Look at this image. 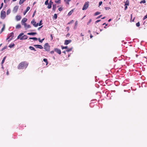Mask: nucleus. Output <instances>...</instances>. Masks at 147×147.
<instances>
[{
  "label": "nucleus",
  "mask_w": 147,
  "mask_h": 147,
  "mask_svg": "<svg viewBox=\"0 0 147 147\" xmlns=\"http://www.w3.org/2000/svg\"><path fill=\"white\" fill-rule=\"evenodd\" d=\"M100 21H101L100 20H96V21H95V23L96 24V23L98 22H100Z\"/></svg>",
  "instance_id": "nucleus-46"
},
{
  "label": "nucleus",
  "mask_w": 147,
  "mask_h": 147,
  "mask_svg": "<svg viewBox=\"0 0 147 147\" xmlns=\"http://www.w3.org/2000/svg\"><path fill=\"white\" fill-rule=\"evenodd\" d=\"M89 3L88 1H87L85 3L82 9L83 10H86L87 9L88 7Z\"/></svg>",
  "instance_id": "nucleus-7"
},
{
  "label": "nucleus",
  "mask_w": 147,
  "mask_h": 147,
  "mask_svg": "<svg viewBox=\"0 0 147 147\" xmlns=\"http://www.w3.org/2000/svg\"><path fill=\"white\" fill-rule=\"evenodd\" d=\"M7 48V46H5V47H4L2 49H1V51H3L5 49H6V48Z\"/></svg>",
  "instance_id": "nucleus-45"
},
{
  "label": "nucleus",
  "mask_w": 147,
  "mask_h": 147,
  "mask_svg": "<svg viewBox=\"0 0 147 147\" xmlns=\"http://www.w3.org/2000/svg\"><path fill=\"white\" fill-rule=\"evenodd\" d=\"M29 48L31 50H34V51H36V50L35 49V48L33 47H32V46H30L29 47Z\"/></svg>",
  "instance_id": "nucleus-23"
},
{
  "label": "nucleus",
  "mask_w": 147,
  "mask_h": 147,
  "mask_svg": "<svg viewBox=\"0 0 147 147\" xmlns=\"http://www.w3.org/2000/svg\"><path fill=\"white\" fill-rule=\"evenodd\" d=\"M3 27L1 29V32H0L1 33L4 30V29H5V24H3Z\"/></svg>",
  "instance_id": "nucleus-27"
},
{
  "label": "nucleus",
  "mask_w": 147,
  "mask_h": 147,
  "mask_svg": "<svg viewBox=\"0 0 147 147\" xmlns=\"http://www.w3.org/2000/svg\"><path fill=\"white\" fill-rule=\"evenodd\" d=\"M18 6H16L14 8V11L16 12H17L18 9Z\"/></svg>",
  "instance_id": "nucleus-19"
},
{
  "label": "nucleus",
  "mask_w": 147,
  "mask_h": 147,
  "mask_svg": "<svg viewBox=\"0 0 147 147\" xmlns=\"http://www.w3.org/2000/svg\"><path fill=\"white\" fill-rule=\"evenodd\" d=\"M102 16V15H100L99 16H98V17H97L96 19H97L101 17Z\"/></svg>",
  "instance_id": "nucleus-52"
},
{
  "label": "nucleus",
  "mask_w": 147,
  "mask_h": 147,
  "mask_svg": "<svg viewBox=\"0 0 147 147\" xmlns=\"http://www.w3.org/2000/svg\"><path fill=\"white\" fill-rule=\"evenodd\" d=\"M57 18V15L56 14H55L53 16V18L56 19Z\"/></svg>",
  "instance_id": "nucleus-36"
},
{
  "label": "nucleus",
  "mask_w": 147,
  "mask_h": 147,
  "mask_svg": "<svg viewBox=\"0 0 147 147\" xmlns=\"http://www.w3.org/2000/svg\"><path fill=\"white\" fill-rule=\"evenodd\" d=\"M129 2L128 0H126L125 3L124 5H129Z\"/></svg>",
  "instance_id": "nucleus-22"
},
{
  "label": "nucleus",
  "mask_w": 147,
  "mask_h": 147,
  "mask_svg": "<svg viewBox=\"0 0 147 147\" xmlns=\"http://www.w3.org/2000/svg\"><path fill=\"white\" fill-rule=\"evenodd\" d=\"M42 27V26L38 28V30H39Z\"/></svg>",
  "instance_id": "nucleus-61"
},
{
  "label": "nucleus",
  "mask_w": 147,
  "mask_h": 147,
  "mask_svg": "<svg viewBox=\"0 0 147 147\" xmlns=\"http://www.w3.org/2000/svg\"><path fill=\"white\" fill-rule=\"evenodd\" d=\"M147 18V13L146 15H145L143 18V20H144Z\"/></svg>",
  "instance_id": "nucleus-43"
},
{
  "label": "nucleus",
  "mask_w": 147,
  "mask_h": 147,
  "mask_svg": "<svg viewBox=\"0 0 147 147\" xmlns=\"http://www.w3.org/2000/svg\"><path fill=\"white\" fill-rule=\"evenodd\" d=\"M73 47H71L70 48H68L66 50V51H65V55H66V56L67 55L68 57H69L70 55L72 53H69L72 50V49Z\"/></svg>",
  "instance_id": "nucleus-3"
},
{
  "label": "nucleus",
  "mask_w": 147,
  "mask_h": 147,
  "mask_svg": "<svg viewBox=\"0 0 147 147\" xmlns=\"http://www.w3.org/2000/svg\"><path fill=\"white\" fill-rule=\"evenodd\" d=\"M93 37V36L92 35V34H90V38H92Z\"/></svg>",
  "instance_id": "nucleus-58"
},
{
  "label": "nucleus",
  "mask_w": 147,
  "mask_h": 147,
  "mask_svg": "<svg viewBox=\"0 0 147 147\" xmlns=\"http://www.w3.org/2000/svg\"><path fill=\"white\" fill-rule=\"evenodd\" d=\"M54 51H52L50 52L51 54H53L54 53Z\"/></svg>",
  "instance_id": "nucleus-55"
},
{
  "label": "nucleus",
  "mask_w": 147,
  "mask_h": 147,
  "mask_svg": "<svg viewBox=\"0 0 147 147\" xmlns=\"http://www.w3.org/2000/svg\"><path fill=\"white\" fill-rule=\"evenodd\" d=\"M27 19L26 18H23L21 21V23L22 25H23L24 23L27 21Z\"/></svg>",
  "instance_id": "nucleus-10"
},
{
  "label": "nucleus",
  "mask_w": 147,
  "mask_h": 147,
  "mask_svg": "<svg viewBox=\"0 0 147 147\" xmlns=\"http://www.w3.org/2000/svg\"><path fill=\"white\" fill-rule=\"evenodd\" d=\"M50 36H51V38L52 40L53 38V36L52 35V34H51Z\"/></svg>",
  "instance_id": "nucleus-59"
},
{
  "label": "nucleus",
  "mask_w": 147,
  "mask_h": 147,
  "mask_svg": "<svg viewBox=\"0 0 147 147\" xmlns=\"http://www.w3.org/2000/svg\"><path fill=\"white\" fill-rule=\"evenodd\" d=\"M14 46V44H10L9 46V47L11 48H12Z\"/></svg>",
  "instance_id": "nucleus-32"
},
{
  "label": "nucleus",
  "mask_w": 147,
  "mask_h": 147,
  "mask_svg": "<svg viewBox=\"0 0 147 147\" xmlns=\"http://www.w3.org/2000/svg\"><path fill=\"white\" fill-rule=\"evenodd\" d=\"M49 0H47L45 2V5H47L49 3H48Z\"/></svg>",
  "instance_id": "nucleus-40"
},
{
  "label": "nucleus",
  "mask_w": 147,
  "mask_h": 147,
  "mask_svg": "<svg viewBox=\"0 0 147 147\" xmlns=\"http://www.w3.org/2000/svg\"><path fill=\"white\" fill-rule=\"evenodd\" d=\"M42 20H41L40 21L39 24H38V25H39V26H40L42 24Z\"/></svg>",
  "instance_id": "nucleus-42"
},
{
  "label": "nucleus",
  "mask_w": 147,
  "mask_h": 147,
  "mask_svg": "<svg viewBox=\"0 0 147 147\" xmlns=\"http://www.w3.org/2000/svg\"><path fill=\"white\" fill-rule=\"evenodd\" d=\"M44 39H45V38H44L42 39V40H40V38H39L38 39V40H39V42H41V43L44 40Z\"/></svg>",
  "instance_id": "nucleus-30"
},
{
  "label": "nucleus",
  "mask_w": 147,
  "mask_h": 147,
  "mask_svg": "<svg viewBox=\"0 0 147 147\" xmlns=\"http://www.w3.org/2000/svg\"><path fill=\"white\" fill-rule=\"evenodd\" d=\"M48 5L47 6V8L48 9H50L51 7V5L50 4H47Z\"/></svg>",
  "instance_id": "nucleus-33"
},
{
  "label": "nucleus",
  "mask_w": 147,
  "mask_h": 147,
  "mask_svg": "<svg viewBox=\"0 0 147 147\" xmlns=\"http://www.w3.org/2000/svg\"><path fill=\"white\" fill-rule=\"evenodd\" d=\"M105 9L106 10H108L110 9V8L109 7H105Z\"/></svg>",
  "instance_id": "nucleus-48"
},
{
  "label": "nucleus",
  "mask_w": 147,
  "mask_h": 147,
  "mask_svg": "<svg viewBox=\"0 0 147 147\" xmlns=\"http://www.w3.org/2000/svg\"><path fill=\"white\" fill-rule=\"evenodd\" d=\"M23 25H24V27L26 29L28 28H30L31 27L30 25H27L26 23H24Z\"/></svg>",
  "instance_id": "nucleus-9"
},
{
  "label": "nucleus",
  "mask_w": 147,
  "mask_h": 147,
  "mask_svg": "<svg viewBox=\"0 0 147 147\" xmlns=\"http://www.w3.org/2000/svg\"><path fill=\"white\" fill-rule=\"evenodd\" d=\"M100 14V12L99 11L96 12L94 14L95 16H97Z\"/></svg>",
  "instance_id": "nucleus-29"
},
{
  "label": "nucleus",
  "mask_w": 147,
  "mask_h": 147,
  "mask_svg": "<svg viewBox=\"0 0 147 147\" xmlns=\"http://www.w3.org/2000/svg\"><path fill=\"white\" fill-rule=\"evenodd\" d=\"M125 6V8L124 9L125 10H126L127 8V5H124Z\"/></svg>",
  "instance_id": "nucleus-50"
},
{
  "label": "nucleus",
  "mask_w": 147,
  "mask_h": 147,
  "mask_svg": "<svg viewBox=\"0 0 147 147\" xmlns=\"http://www.w3.org/2000/svg\"><path fill=\"white\" fill-rule=\"evenodd\" d=\"M81 36H84V35L82 33H81Z\"/></svg>",
  "instance_id": "nucleus-64"
},
{
  "label": "nucleus",
  "mask_w": 147,
  "mask_h": 147,
  "mask_svg": "<svg viewBox=\"0 0 147 147\" xmlns=\"http://www.w3.org/2000/svg\"><path fill=\"white\" fill-rule=\"evenodd\" d=\"M27 66L26 62L25 61L22 62L20 63L18 66V69H22L26 68Z\"/></svg>",
  "instance_id": "nucleus-1"
},
{
  "label": "nucleus",
  "mask_w": 147,
  "mask_h": 147,
  "mask_svg": "<svg viewBox=\"0 0 147 147\" xmlns=\"http://www.w3.org/2000/svg\"><path fill=\"white\" fill-rule=\"evenodd\" d=\"M34 46L36 48H38L40 49H42L43 48L42 46L40 45H34Z\"/></svg>",
  "instance_id": "nucleus-13"
},
{
  "label": "nucleus",
  "mask_w": 147,
  "mask_h": 147,
  "mask_svg": "<svg viewBox=\"0 0 147 147\" xmlns=\"http://www.w3.org/2000/svg\"><path fill=\"white\" fill-rule=\"evenodd\" d=\"M36 12V11H35L33 13V14L32 15V17H33L35 15Z\"/></svg>",
  "instance_id": "nucleus-54"
},
{
  "label": "nucleus",
  "mask_w": 147,
  "mask_h": 147,
  "mask_svg": "<svg viewBox=\"0 0 147 147\" xmlns=\"http://www.w3.org/2000/svg\"><path fill=\"white\" fill-rule=\"evenodd\" d=\"M108 24H106V23H104L103 24H102V25H105V26H107V25H108Z\"/></svg>",
  "instance_id": "nucleus-56"
},
{
  "label": "nucleus",
  "mask_w": 147,
  "mask_h": 147,
  "mask_svg": "<svg viewBox=\"0 0 147 147\" xmlns=\"http://www.w3.org/2000/svg\"><path fill=\"white\" fill-rule=\"evenodd\" d=\"M142 86L143 87V86H144L145 87L146 86V85L144 83H142Z\"/></svg>",
  "instance_id": "nucleus-38"
},
{
  "label": "nucleus",
  "mask_w": 147,
  "mask_h": 147,
  "mask_svg": "<svg viewBox=\"0 0 147 147\" xmlns=\"http://www.w3.org/2000/svg\"><path fill=\"white\" fill-rule=\"evenodd\" d=\"M44 49L45 51H49L50 50V46L48 43H45L44 46Z\"/></svg>",
  "instance_id": "nucleus-4"
},
{
  "label": "nucleus",
  "mask_w": 147,
  "mask_h": 147,
  "mask_svg": "<svg viewBox=\"0 0 147 147\" xmlns=\"http://www.w3.org/2000/svg\"><path fill=\"white\" fill-rule=\"evenodd\" d=\"M140 3H146V1L145 0H143L141 1H140Z\"/></svg>",
  "instance_id": "nucleus-41"
},
{
  "label": "nucleus",
  "mask_w": 147,
  "mask_h": 147,
  "mask_svg": "<svg viewBox=\"0 0 147 147\" xmlns=\"http://www.w3.org/2000/svg\"><path fill=\"white\" fill-rule=\"evenodd\" d=\"M37 33L36 32H30L27 33L28 35H34L36 34Z\"/></svg>",
  "instance_id": "nucleus-20"
},
{
  "label": "nucleus",
  "mask_w": 147,
  "mask_h": 147,
  "mask_svg": "<svg viewBox=\"0 0 147 147\" xmlns=\"http://www.w3.org/2000/svg\"><path fill=\"white\" fill-rule=\"evenodd\" d=\"M136 25L137 27H139L140 26V23L139 22L137 23L136 24Z\"/></svg>",
  "instance_id": "nucleus-39"
},
{
  "label": "nucleus",
  "mask_w": 147,
  "mask_h": 147,
  "mask_svg": "<svg viewBox=\"0 0 147 147\" xmlns=\"http://www.w3.org/2000/svg\"><path fill=\"white\" fill-rule=\"evenodd\" d=\"M74 20H72L71 21H70L67 24H69L71 23H74Z\"/></svg>",
  "instance_id": "nucleus-37"
},
{
  "label": "nucleus",
  "mask_w": 147,
  "mask_h": 147,
  "mask_svg": "<svg viewBox=\"0 0 147 147\" xmlns=\"http://www.w3.org/2000/svg\"><path fill=\"white\" fill-rule=\"evenodd\" d=\"M102 1H100L99 2V6L101 5L102 4Z\"/></svg>",
  "instance_id": "nucleus-47"
},
{
  "label": "nucleus",
  "mask_w": 147,
  "mask_h": 147,
  "mask_svg": "<svg viewBox=\"0 0 147 147\" xmlns=\"http://www.w3.org/2000/svg\"><path fill=\"white\" fill-rule=\"evenodd\" d=\"M68 47L66 46H65V49H66H66H68Z\"/></svg>",
  "instance_id": "nucleus-57"
},
{
  "label": "nucleus",
  "mask_w": 147,
  "mask_h": 147,
  "mask_svg": "<svg viewBox=\"0 0 147 147\" xmlns=\"http://www.w3.org/2000/svg\"><path fill=\"white\" fill-rule=\"evenodd\" d=\"M71 0H65V2L66 5L67 6H68L69 5V2Z\"/></svg>",
  "instance_id": "nucleus-17"
},
{
  "label": "nucleus",
  "mask_w": 147,
  "mask_h": 147,
  "mask_svg": "<svg viewBox=\"0 0 147 147\" xmlns=\"http://www.w3.org/2000/svg\"><path fill=\"white\" fill-rule=\"evenodd\" d=\"M16 29H19L21 28V26L20 24H18L16 26Z\"/></svg>",
  "instance_id": "nucleus-26"
},
{
  "label": "nucleus",
  "mask_w": 147,
  "mask_h": 147,
  "mask_svg": "<svg viewBox=\"0 0 147 147\" xmlns=\"http://www.w3.org/2000/svg\"><path fill=\"white\" fill-rule=\"evenodd\" d=\"M92 21L91 19H90L88 22H87V24L88 25Z\"/></svg>",
  "instance_id": "nucleus-44"
},
{
  "label": "nucleus",
  "mask_w": 147,
  "mask_h": 147,
  "mask_svg": "<svg viewBox=\"0 0 147 147\" xmlns=\"http://www.w3.org/2000/svg\"><path fill=\"white\" fill-rule=\"evenodd\" d=\"M74 11V10L73 9H72L68 13V15L69 16H70L71 15V14H72V13H73Z\"/></svg>",
  "instance_id": "nucleus-21"
},
{
  "label": "nucleus",
  "mask_w": 147,
  "mask_h": 147,
  "mask_svg": "<svg viewBox=\"0 0 147 147\" xmlns=\"http://www.w3.org/2000/svg\"><path fill=\"white\" fill-rule=\"evenodd\" d=\"M3 3H2L1 4V7H2L3 6Z\"/></svg>",
  "instance_id": "nucleus-60"
},
{
  "label": "nucleus",
  "mask_w": 147,
  "mask_h": 147,
  "mask_svg": "<svg viewBox=\"0 0 147 147\" xmlns=\"http://www.w3.org/2000/svg\"><path fill=\"white\" fill-rule=\"evenodd\" d=\"M30 9V8L29 7H27L25 11L24 12L23 14L24 15H25L26 14V13Z\"/></svg>",
  "instance_id": "nucleus-15"
},
{
  "label": "nucleus",
  "mask_w": 147,
  "mask_h": 147,
  "mask_svg": "<svg viewBox=\"0 0 147 147\" xmlns=\"http://www.w3.org/2000/svg\"><path fill=\"white\" fill-rule=\"evenodd\" d=\"M6 17V13L5 11L3 10L2 11H1L0 17L2 19H5Z\"/></svg>",
  "instance_id": "nucleus-6"
},
{
  "label": "nucleus",
  "mask_w": 147,
  "mask_h": 147,
  "mask_svg": "<svg viewBox=\"0 0 147 147\" xmlns=\"http://www.w3.org/2000/svg\"><path fill=\"white\" fill-rule=\"evenodd\" d=\"M53 2L51 0L49 1V4H50L51 5H52L53 4Z\"/></svg>",
  "instance_id": "nucleus-51"
},
{
  "label": "nucleus",
  "mask_w": 147,
  "mask_h": 147,
  "mask_svg": "<svg viewBox=\"0 0 147 147\" xmlns=\"http://www.w3.org/2000/svg\"><path fill=\"white\" fill-rule=\"evenodd\" d=\"M43 61L44 62H45L46 65H47L48 64V62L47 60V59H43Z\"/></svg>",
  "instance_id": "nucleus-24"
},
{
  "label": "nucleus",
  "mask_w": 147,
  "mask_h": 147,
  "mask_svg": "<svg viewBox=\"0 0 147 147\" xmlns=\"http://www.w3.org/2000/svg\"><path fill=\"white\" fill-rule=\"evenodd\" d=\"M55 2L57 3H60L61 2V0H55Z\"/></svg>",
  "instance_id": "nucleus-31"
},
{
  "label": "nucleus",
  "mask_w": 147,
  "mask_h": 147,
  "mask_svg": "<svg viewBox=\"0 0 147 147\" xmlns=\"http://www.w3.org/2000/svg\"><path fill=\"white\" fill-rule=\"evenodd\" d=\"M70 36V34L69 33L67 34L66 35V37H69Z\"/></svg>",
  "instance_id": "nucleus-53"
},
{
  "label": "nucleus",
  "mask_w": 147,
  "mask_h": 147,
  "mask_svg": "<svg viewBox=\"0 0 147 147\" xmlns=\"http://www.w3.org/2000/svg\"><path fill=\"white\" fill-rule=\"evenodd\" d=\"M66 29L67 30H68L69 29V27H67L66 28Z\"/></svg>",
  "instance_id": "nucleus-63"
},
{
  "label": "nucleus",
  "mask_w": 147,
  "mask_h": 147,
  "mask_svg": "<svg viewBox=\"0 0 147 147\" xmlns=\"http://www.w3.org/2000/svg\"><path fill=\"white\" fill-rule=\"evenodd\" d=\"M29 39H33L34 40H38V38L36 37L30 38Z\"/></svg>",
  "instance_id": "nucleus-28"
},
{
  "label": "nucleus",
  "mask_w": 147,
  "mask_h": 147,
  "mask_svg": "<svg viewBox=\"0 0 147 147\" xmlns=\"http://www.w3.org/2000/svg\"><path fill=\"white\" fill-rule=\"evenodd\" d=\"M21 16L19 15H17L16 16V19L17 21H18L20 20L21 19Z\"/></svg>",
  "instance_id": "nucleus-12"
},
{
  "label": "nucleus",
  "mask_w": 147,
  "mask_h": 147,
  "mask_svg": "<svg viewBox=\"0 0 147 147\" xmlns=\"http://www.w3.org/2000/svg\"><path fill=\"white\" fill-rule=\"evenodd\" d=\"M13 36L14 34L13 32H11L8 35V37L7 38V40L9 39V40H8V41L9 42L12 39Z\"/></svg>",
  "instance_id": "nucleus-5"
},
{
  "label": "nucleus",
  "mask_w": 147,
  "mask_h": 147,
  "mask_svg": "<svg viewBox=\"0 0 147 147\" xmlns=\"http://www.w3.org/2000/svg\"><path fill=\"white\" fill-rule=\"evenodd\" d=\"M24 34L23 33L20 34L17 37V39H19L20 40L26 39L28 38L27 36L26 35H23Z\"/></svg>",
  "instance_id": "nucleus-2"
},
{
  "label": "nucleus",
  "mask_w": 147,
  "mask_h": 147,
  "mask_svg": "<svg viewBox=\"0 0 147 147\" xmlns=\"http://www.w3.org/2000/svg\"><path fill=\"white\" fill-rule=\"evenodd\" d=\"M71 41V40H65V45H67L69 43H70Z\"/></svg>",
  "instance_id": "nucleus-14"
},
{
  "label": "nucleus",
  "mask_w": 147,
  "mask_h": 147,
  "mask_svg": "<svg viewBox=\"0 0 147 147\" xmlns=\"http://www.w3.org/2000/svg\"><path fill=\"white\" fill-rule=\"evenodd\" d=\"M111 19H109L108 20V22H110L111 21Z\"/></svg>",
  "instance_id": "nucleus-62"
},
{
  "label": "nucleus",
  "mask_w": 147,
  "mask_h": 147,
  "mask_svg": "<svg viewBox=\"0 0 147 147\" xmlns=\"http://www.w3.org/2000/svg\"><path fill=\"white\" fill-rule=\"evenodd\" d=\"M78 24V21H76L75 23L74 26V29H76Z\"/></svg>",
  "instance_id": "nucleus-18"
},
{
  "label": "nucleus",
  "mask_w": 147,
  "mask_h": 147,
  "mask_svg": "<svg viewBox=\"0 0 147 147\" xmlns=\"http://www.w3.org/2000/svg\"><path fill=\"white\" fill-rule=\"evenodd\" d=\"M6 57L5 56L3 59L2 62H1V64H3L5 60V59Z\"/></svg>",
  "instance_id": "nucleus-34"
},
{
  "label": "nucleus",
  "mask_w": 147,
  "mask_h": 147,
  "mask_svg": "<svg viewBox=\"0 0 147 147\" xmlns=\"http://www.w3.org/2000/svg\"><path fill=\"white\" fill-rule=\"evenodd\" d=\"M11 12V10L10 9H8L7 11V15L9 14Z\"/></svg>",
  "instance_id": "nucleus-35"
},
{
  "label": "nucleus",
  "mask_w": 147,
  "mask_h": 147,
  "mask_svg": "<svg viewBox=\"0 0 147 147\" xmlns=\"http://www.w3.org/2000/svg\"><path fill=\"white\" fill-rule=\"evenodd\" d=\"M63 9V8L61 7H60L58 8V10L59 11H61Z\"/></svg>",
  "instance_id": "nucleus-49"
},
{
  "label": "nucleus",
  "mask_w": 147,
  "mask_h": 147,
  "mask_svg": "<svg viewBox=\"0 0 147 147\" xmlns=\"http://www.w3.org/2000/svg\"><path fill=\"white\" fill-rule=\"evenodd\" d=\"M31 23L35 27H37L38 25V23H36V22L35 21L34 19H33L32 20L31 22Z\"/></svg>",
  "instance_id": "nucleus-8"
},
{
  "label": "nucleus",
  "mask_w": 147,
  "mask_h": 147,
  "mask_svg": "<svg viewBox=\"0 0 147 147\" xmlns=\"http://www.w3.org/2000/svg\"><path fill=\"white\" fill-rule=\"evenodd\" d=\"M57 7V5L56 4H55L53 5V10L54 11V12H55V11Z\"/></svg>",
  "instance_id": "nucleus-16"
},
{
  "label": "nucleus",
  "mask_w": 147,
  "mask_h": 147,
  "mask_svg": "<svg viewBox=\"0 0 147 147\" xmlns=\"http://www.w3.org/2000/svg\"><path fill=\"white\" fill-rule=\"evenodd\" d=\"M26 0H20L19 2V4L20 5H21L22 4L24 3V2Z\"/></svg>",
  "instance_id": "nucleus-25"
},
{
  "label": "nucleus",
  "mask_w": 147,
  "mask_h": 147,
  "mask_svg": "<svg viewBox=\"0 0 147 147\" xmlns=\"http://www.w3.org/2000/svg\"><path fill=\"white\" fill-rule=\"evenodd\" d=\"M54 51L57 52L58 54H60L61 53V50L57 48L55 49H54Z\"/></svg>",
  "instance_id": "nucleus-11"
}]
</instances>
